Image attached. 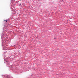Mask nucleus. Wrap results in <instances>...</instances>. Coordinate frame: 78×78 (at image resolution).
I'll use <instances>...</instances> for the list:
<instances>
[{
  "label": "nucleus",
  "mask_w": 78,
  "mask_h": 78,
  "mask_svg": "<svg viewBox=\"0 0 78 78\" xmlns=\"http://www.w3.org/2000/svg\"><path fill=\"white\" fill-rule=\"evenodd\" d=\"M5 22H8V21H7V20H5Z\"/></svg>",
  "instance_id": "f257e3e1"
},
{
  "label": "nucleus",
  "mask_w": 78,
  "mask_h": 78,
  "mask_svg": "<svg viewBox=\"0 0 78 78\" xmlns=\"http://www.w3.org/2000/svg\"><path fill=\"white\" fill-rule=\"evenodd\" d=\"M21 5V4H20V6Z\"/></svg>",
  "instance_id": "f03ea898"
}]
</instances>
